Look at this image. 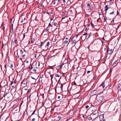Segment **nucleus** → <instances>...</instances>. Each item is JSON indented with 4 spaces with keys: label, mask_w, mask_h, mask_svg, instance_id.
<instances>
[{
    "label": "nucleus",
    "mask_w": 121,
    "mask_h": 121,
    "mask_svg": "<svg viewBox=\"0 0 121 121\" xmlns=\"http://www.w3.org/2000/svg\"><path fill=\"white\" fill-rule=\"evenodd\" d=\"M96 98L97 100L99 102H101L102 101L104 97L102 96L99 95L97 96Z\"/></svg>",
    "instance_id": "1"
},
{
    "label": "nucleus",
    "mask_w": 121,
    "mask_h": 121,
    "mask_svg": "<svg viewBox=\"0 0 121 121\" xmlns=\"http://www.w3.org/2000/svg\"><path fill=\"white\" fill-rule=\"evenodd\" d=\"M97 118V120L96 121H102L103 119V120L102 121H104V116L103 115H101L99 116V118H97V117H96L94 119H93L92 121H94Z\"/></svg>",
    "instance_id": "2"
},
{
    "label": "nucleus",
    "mask_w": 121,
    "mask_h": 121,
    "mask_svg": "<svg viewBox=\"0 0 121 121\" xmlns=\"http://www.w3.org/2000/svg\"><path fill=\"white\" fill-rule=\"evenodd\" d=\"M97 92H98V91L97 90H94L91 92L90 94V95L91 96L95 95L96 94Z\"/></svg>",
    "instance_id": "3"
},
{
    "label": "nucleus",
    "mask_w": 121,
    "mask_h": 121,
    "mask_svg": "<svg viewBox=\"0 0 121 121\" xmlns=\"http://www.w3.org/2000/svg\"><path fill=\"white\" fill-rule=\"evenodd\" d=\"M107 52L108 54H110L112 53L113 50L112 49H109V48L108 47L107 48Z\"/></svg>",
    "instance_id": "4"
},
{
    "label": "nucleus",
    "mask_w": 121,
    "mask_h": 121,
    "mask_svg": "<svg viewBox=\"0 0 121 121\" xmlns=\"http://www.w3.org/2000/svg\"><path fill=\"white\" fill-rule=\"evenodd\" d=\"M107 82L105 81L101 84V85L102 86L103 88H104L105 86H106V84Z\"/></svg>",
    "instance_id": "5"
},
{
    "label": "nucleus",
    "mask_w": 121,
    "mask_h": 121,
    "mask_svg": "<svg viewBox=\"0 0 121 121\" xmlns=\"http://www.w3.org/2000/svg\"><path fill=\"white\" fill-rule=\"evenodd\" d=\"M62 10V7H61L59 6L57 9V10L58 11H60Z\"/></svg>",
    "instance_id": "6"
},
{
    "label": "nucleus",
    "mask_w": 121,
    "mask_h": 121,
    "mask_svg": "<svg viewBox=\"0 0 121 121\" xmlns=\"http://www.w3.org/2000/svg\"><path fill=\"white\" fill-rule=\"evenodd\" d=\"M108 5H106L105 6V9L104 10V11H106L108 10V8H109V7H108Z\"/></svg>",
    "instance_id": "7"
},
{
    "label": "nucleus",
    "mask_w": 121,
    "mask_h": 121,
    "mask_svg": "<svg viewBox=\"0 0 121 121\" xmlns=\"http://www.w3.org/2000/svg\"><path fill=\"white\" fill-rule=\"evenodd\" d=\"M117 62L115 61L114 63L113 64V66H116L117 65Z\"/></svg>",
    "instance_id": "8"
},
{
    "label": "nucleus",
    "mask_w": 121,
    "mask_h": 121,
    "mask_svg": "<svg viewBox=\"0 0 121 121\" xmlns=\"http://www.w3.org/2000/svg\"><path fill=\"white\" fill-rule=\"evenodd\" d=\"M102 11L101 10H99V14L100 15H102Z\"/></svg>",
    "instance_id": "9"
},
{
    "label": "nucleus",
    "mask_w": 121,
    "mask_h": 121,
    "mask_svg": "<svg viewBox=\"0 0 121 121\" xmlns=\"http://www.w3.org/2000/svg\"><path fill=\"white\" fill-rule=\"evenodd\" d=\"M39 76L40 77V78H43V74H40Z\"/></svg>",
    "instance_id": "10"
},
{
    "label": "nucleus",
    "mask_w": 121,
    "mask_h": 121,
    "mask_svg": "<svg viewBox=\"0 0 121 121\" xmlns=\"http://www.w3.org/2000/svg\"><path fill=\"white\" fill-rule=\"evenodd\" d=\"M43 42H41V44L40 45H39V46L40 47H41V46L43 45Z\"/></svg>",
    "instance_id": "11"
},
{
    "label": "nucleus",
    "mask_w": 121,
    "mask_h": 121,
    "mask_svg": "<svg viewBox=\"0 0 121 121\" xmlns=\"http://www.w3.org/2000/svg\"><path fill=\"white\" fill-rule=\"evenodd\" d=\"M54 74L53 75H50L51 77V80H52V79L53 78V76Z\"/></svg>",
    "instance_id": "12"
},
{
    "label": "nucleus",
    "mask_w": 121,
    "mask_h": 121,
    "mask_svg": "<svg viewBox=\"0 0 121 121\" xmlns=\"http://www.w3.org/2000/svg\"><path fill=\"white\" fill-rule=\"evenodd\" d=\"M35 111H35V110L34 111V112H33V113L32 114H31V115L30 116V117H31V116H32V115H33V114H35Z\"/></svg>",
    "instance_id": "13"
},
{
    "label": "nucleus",
    "mask_w": 121,
    "mask_h": 121,
    "mask_svg": "<svg viewBox=\"0 0 121 121\" xmlns=\"http://www.w3.org/2000/svg\"><path fill=\"white\" fill-rule=\"evenodd\" d=\"M76 40H73L72 41V44H73L75 42Z\"/></svg>",
    "instance_id": "14"
},
{
    "label": "nucleus",
    "mask_w": 121,
    "mask_h": 121,
    "mask_svg": "<svg viewBox=\"0 0 121 121\" xmlns=\"http://www.w3.org/2000/svg\"><path fill=\"white\" fill-rule=\"evenodd\" d=\"M68 42V41L67 40H65L64 42V43L65 44L67 43Z\"/></svg>",
    "instance_id": "15"
},
{
    "label": "nucleus",
    "mask_w": 121,
    "mask_h": 121,
    "mask_svg": "<svg viewBox=\"0 0 121 121\" xmlns=\"http://www.w3.org/2000/svg\"><path fill=\"white\" fill-rule=\"evenodd\" d=\"M55 76L56 77H60V76L58 74H55Z\"/></svg>",
    "instance_id": "16"
},
{
    "label": "nucleus",
    "mask_w": 121,
    "mask_h": 121,
    "mask_svg": "<svg viewBox=\"0 0 121 121\" xmlns=\"http://www.w3.org/2000/svg\"><path fill=\"white\" fill-rule=\"evenodd\" d=\"M92 118L91 117H89V118L88 119V120H92Z\"/></svg>",
    "instance_id": "17"
},
{
    "label": "nucleus",
    "mask_w": 121,
    "mask_h": 121,
    "mask_svg": "<svg viewBox=\"0 0 121 121\" xmlns=\"http://www.w3.org/2000/svg\"><path fill=\"white\" fill-rule=\"evenodd\" d=\"M117 87L119 88L121 87V84H119L118 86Z\"/></svg>",
    "instance_id": "18"
},
{
    "label": "nucleus",
    "mask_w": 121,
    "mask_h": 121,
    "mask_svg": "<svg viewBox=\"0 0 121 121\" xmlns=\"http://www.w3.org/2000/svg\"><path fill=\"white\" fill-rule=\"evenodd\" d=\"M48 30H49V28H48V27L46 29V31H48Z\"/></svg>",
    "instance_id": "19"
},
{
    "label": "nucleus",
    "mask_w": 121,
    "mask_h": 121,
    "mask_svg": "<svg viewBox=\"0 0 121 121\" xmlns=\"http://www.w3.org/2000/svg\"><path fill=\"white\" fill-rule=\"evenodd\" d=\"M107 18L106 17H105L104 18V20L105 21L107 20Z\"/></svg>",
    "instance_id": "20"
},
{
    "label": "nucleus",
    "mask_w": 121,
    "mask_h": 121,
    "mask_svg": "<svg viewBox=\"0 0 121 121\" xmlns=\"http://www.w3.org/2000/svg\"><path fill=\"white\" fill-rule=\"evenodd\" d=\"M49 43H50L49 42H47V46H49Z\"/></svg>",
    "instance_id": "21"
},
{
    "label": "nucleus",
    "mask_w": 121,
    "mask_h": 121,
    "mask_svg": "<svg viewBox=\"0 0 121 121\" xmlns=\"http://www.w3.org/2000/svg\"><path fill=\"white\" fill-rule=\"evenodd\" d=\"M96 113H94V112L92 113V114L93 115H96Z\"/></svg>",
    "instance_id": "22"
},
{
    "label": "nucleus",
    "mask_w": 121,
    "mask_h": 121,
    "mask_svg": "<svg viewBox=\"0 0 121 121\" xmlns=\"http://www.w3.org/2000/svg\"><path fill=\"white\" fill-rule=\"evenodd\" d=\"M49 68L50 69H52L53 68V67L52 66H49Z\"/></svg>",
    "instance_id": "23"
},
{
    "label": "nucleus",
    "mask_w": 121,
    "mask_h": 121,
    "mask_svg": "<svg viewBox=\"0 0 121 121\" xmlns=\"http://www.w3.org/2000/svg\"><path fill=\"white\" fill-rule=\"evenodd\" d=\"M91 72V71H87V74H88L89 73H90Z\"/></svg>",
    "instance_id": "24"
},
{
    "label": "nucleus",
    "mask_w": 121,
    "mask_h": 121,
    "mask_svg": "<svg viewBox=\"0 0 121 121\" xmlns=\"http://www.w3.org/2000/svg\"><path fill=\"white\" fill-rule=\"evenodd\" d=\"M114 13L113 11H112V13H109L110 14H113Z\"/></svg>",
    "instance_id": "25"
},
{
    "label": "nucleus",
    "mask_w": 121,
    "mask_h": 121,
    "mask_svg": "<svg viewBox=\"0 0 121 121\" xmlns=\"http://www.w3.org/2000/svg\"><path fill=\"white\" fill-rule=\"evenodd\" d=\"M15 105H14L13 107V109H14L16 107V106H15Z\"/></svg>",
    "instance_id": "26"
},
{
    "label": "nucleus",
    "mask_w": 121,
    "mask_h": 121,
    "mask_svg": "<svg viewBox=\"0 0 121 121\" xmlns=\"http://www.w3.org/2000/svg\"><path fill=\"white\" fill-rule=\"evenodd\" d=\"M57 24V23L56 22H55L54 23V26H56Z\"/></svg>",
    "instance_id": "27"
},
{
    "label": "nucleus",
    "mask_w": 121,
    "mask_h": 121,
    "mask_svg": "<svg viewBox=\"0 0 121 121\" xmlns=\"http://www.w3.org/2000/svg\"><path fill=\"white\" fill-rule=\"evenodd\" d=\"M17 55L16 56V57L17 58H19V56H18L17 54Z\"/></svg>",
    "instance_id": "28"
},
{
    "label": "nucleus",
    "mask_w": 121,
    "mask_h": 121,
    "mask_svg": "<svg viewBox=\"0 0 121 121\" xmlns=\"http://www.w3.org/2000/svg\"><path fill=\"white\" fill-rule=\"evenodd\" d=\"M26 33H25V34H23V38H25V34Z\"/></svg>",
    "instance_id": "29"
},
{
    "label": "nucleus",
    "mask_w": 121,
    "mask_h": 121,
    "mask_svg": "<svg viewBox=\"0 0 121 121\" xmlns=\"http://www.w3.org/2000/svg\"><path fill=\"white\" fill-rule=\"evenodd\" d=\"M90 6V3H88L87 4V6Z\"/></svg>",
    "instance_id": "30"
},
{
    "label": "nucleus",
    "mask_w": 121,
    "mask_h": 121,
    "mask_svg": "<svg viewBox=\"0 0 121 121\" xmlns=\"http://www.w3.org/2000/svg\"><path fill=\"white\" fill-rule=\"evenodd\" d=\"M89 107V106L88 105H86V108H87Z\"/></svg>",
    "instance_id": "31"
},
{
    "label": "nucleus",
    "mask_w": 121,
    "mask_h": 121,
    "mask_svg": "<svg viewBox=\"0 0 121 121\" xmlns=\"http://www.w3.org/2000/svg\"><path fill=\"white\" fill-rule=\"evenodd\" d=\"M10 66L12 68H13V64H11Z\"/></svg>",
    "instance_id": "32"
},
{
    "label": "nucleus",
    "mask_w": 121,
    "mask_h": 121,
    "mask_svg": "<svg viewBox=\"0 0 121 121\" xmlns=\"http://www.w3.org/2000/svg\"><path fill=\"white\" fill-rule=\"evenodd\" d=\"M35 118H33L32 119L31 121H34L35 120Z\"/></svg>",
    "instance_id": "33"
},
{
    "label": "nucleus",
    "mask_w": 121,
    "mask_h": 121,
    "mask_svg": "<svg viewBox=\"0 0 121 121\" xmlns=\"http://www.w3.org/2000/svg\"><path fill=\"white\" fill-rule=\"evenodd\" d=\"M58 118L59 119H60L61 118V117L60 116H59Z\"/></svg>",
    "instance_id": "34"
},
{
    "label": "nucleus",
    "mask_w": 121,
    "mask_h": 121,
    "mask_svg": "<svg viewBox=\"0 0 121 121\" xmlns=\"http://www.w3.org/2000/svg\"><path fill=\"white\" fill-rule=\"evenodd\" d=\"M60 68H61L62 67V66L61 65H60L58 66Z\"/></svg>",
    "instance_id": "35"
},
{
    "label": "nucleus",
    "mask_w": 121,
    "mask_h": 121,
    "mask_svg": "<svg viewBox=\"0 0 121 121\" xmlns=\"http://www.w3.org/2000/svg\"><path fill=\"white\" fill-rule=\"evenodd\" d=\"M91 25H92V26L93 27L94 25L92 22L91 23Z\"/></svg>",
    "instance_id": "36"
},
{
    "label": "nucleus",
    "mask_w": 121,
    "mask_h": 121,
    "mask_svg": "<svg viewBox=\"0 0 121 121\" xmlns=\"http://www.w3.org/2000/svg\"><path fill=\"white\" fill-rule=\"evenodd\" d=\"M57 0H54V4H55V3H56V2H55L56 1H57Z\"/></svg>",
    "instance_id": "37"
},
{
    "label": "nucleus",
    "mask_w": 121,
    "mask_h": 121,
    "mask_svg": "<svg viewBox=\"0 0 121 121\" xmlns=\"http://www.w3.org/2000/svg\"><path fill=\"white\" fill-rule=\"evenodd\" d=\"M31 78L32 79H35V80H36V79L35 78H34L33 77H32V76H31Z\"/></svg>",
    "instance_id": "38"
},
{
    "label": "nucleus",
    "mask_w": 121,
    "mask_h": 121,
    "mask_svg": "<svg viewBox=\"0 0 121 121\" xmlns=\"http://www.w3.org/2000/svg\"><path fill=\"white\" fill-rule=\"evenodd\" d=\"M20 51L21 52H22V54L23 53V50H22V49L20 50Z\"/></svg>",
    "instance_id": "39"
},
{
    "label": "nucleus",
    "mask_w": 121,
    "mask_h": 121,
    "mask_svg": "<svg viewBox=\"0 0 121 121\" xmlns=\"http://www.w3.org/2000/svg\"><path fill=\"white\" fill-rule=\"evenodd\" d=\"M17 43V40H15V43Z\"/></svg>",
    "instance_id": "40"
},
{
    "label": "nucleus",
    "mask_w": 121,
    "mask_h": 121,
    "mask_svg": "<svg viewBox=\"0 0 121 121\" xmlns=\"http://www.w3.org/2000/svg\"><path fill=\"white\" fill-rule=\"evenodd\" d=\"M87 33H85L84 34H83V35H87Z\"/></svg>",
    "instance_id": "41"
},
{
    "label": "nucleus",
    "mask_w": 121,
    "mask_h": 121,
    "mask_svg": "<svg viewBox=\"0 0 121 121\" xmlns=\"http://www.w3.org/2000/svg\"><path fill=\"white\" fill-rule=\"evenodd\" d=\"M25 56H26V55L25 54L22 57L23 58H24V57H25Z\"/></svg>",
    "instance_id": "42"
},
{
    "label": "nucleus",
    "mask_w": 121,
    "mask_h": 121,
    "mask_svg": "<svg viewBox=\"0 0 121 121\" xmlns=\"http://www.w3.org/2000/svg\"><path fill=\"white\" fill-rule=\"evenodd\" d=\"M51 26V25L50 23L49 24V25H48V26Z\"/></svg>",
    "instance_id": "43"
},
{
    "label": "nucleus",
    "mask_w": 121,
    "mask_h": 121,
    "mask_svg": "<svg viewBox=\"0 0 121 121\" xmlns=\"http://www.w3.org/2000/svg\"><path fill=\"white\" fill-rule=\"evenodd\" d=\"M40 6L42 7H44V6L42 4H41L40 5Z\"/></svg>",
    "instance_id": "44"
},
{
    "label": "nucleus",
    "mask_w": 121,
    "mask_h": 121,
    "mask_svg": "<svg viewBox=\"0 0 121 121\" xmlns=\"http://www.w3.org/2000/svg\"><path fill=\"white\" fill-rule=\"evenodd\" d=\"M63 87V85L62 84H61V88H62Z\"/></svg>",
    "instance_id": "45"
},
{
    "label": "nucleus",
    "mask_w": 121,
    "mask_h": 121,
    "mask_svg": "<svg viewBox=\"0 0 121 121\" xmlns=\"http://www.w3.org/2000/svg\"><path fill=\"white\" fill-rule=\"evenodd\" d=\"M12 18H11L10 19V22H11V21H12Z\"/></svg>",
    "instance_id": "46"
},
{
    "label": "nucleus",
    "mask_w": 121,
    "mask_h": 121,
    "mask_svg": "<svg viewBox=\"0 0 121 121\" xmlns=\"http://www.w3.org/2000/svg\"><path fill=\"white\" fill-rule=\"evenodd\" d=\"M7 94H5V93L4 94V95L3 96V97H5V96Z\"/></svg>",
    "instance_id": "47"
},
{
    "label": "nucleus",
    "mask_w": 121,
    "mask_h": 121,
    "mask_svg": "<svg viewBox=\"0 0 121 121\" xmlns=\"http://www.w3.org/2000/svg\"><path fill=\"white\" fill-rule=\"evenodd\" d=\"M63 1L64 2V3H65V0H63Z\"/></svg>",
    "instance_id": "48"
},
{
    "label": "nucleus",
    "mask_w": 121,
    "mask_h": 121,
    "mask_svg": "<svg viewBox=\"0 0 121 121\" xmlns=\"http://www.w3.org/2000/svg\"><path fill=\"white\" fill-rule=\"evenodd\" d=\"M60 96H58V99H59L60 98Z\"/></svg>",
    "instance_id": "49"
},
{
    "label": "nucleus",
    "mask_w": 121,
    "mask_h": 121,
    "mask_svg": "<svg viewBox=\"0 0 121 121\" xmlns=\"http://www.w3.org/2000/svg\"><path fill=\"white\" fill-rule=\"evenodd\" d=\"M23 22V20H22L21 21V22H20V23H22V22Z\"/></svg>",
    "instance_id": "50"
},
{
    "label": "nucleus",
    "mask_w": 121,
    "mask_h": 121,
    "mask_svg": "<svg viewBox=\"0 0 121 121\" xmlns=\"http://www.w3.org/2000/svg\"><path fill=\"white\" fill-rule=\"evenodd\" d=\"M70 12L71 13H72V10H70Z\"/></svg>",
    "instance_id": "51"
},
{
    "label": "nucleus",
    "mask_w": 121,
    "mask_h": 121,
    "mask_svg": "<svg viewBox=\"0 0 121 121\" xmlns=\"http://www.w3.org/2000/svg\"><path fill=\"white\" fill-rule=\"evenodd\" d=\"M50 0H48L47 2H50Z\"/></svg>",
    "instance_id": "52"
},
{
    "label": "nucleus",
    "mask_w": 121,
    "mask_h": 121,
    "mask_svg": "<svg viewBox=\"0 0 121 121\" xmlns=\"http://www.w3.org/2000/svg\"><path fill=\"white\" fill-rule=\"evenodd\" d=\"M33 71H34V72H36V70L35 69H33Z\"/></svg>",
    "instance_id": "53"
},
{
    "label": "nucleus",
    "mask_w": 121,
    "mask_h": 121,
    "mask_svg": "<svg viewBox=\"0 0 121 121\" xmlns=\"http://www.w3.org/2000/svg\"><path fill=\"white\" fill-rule=\"evenodd\" d=\"M86 15L87 17H88L89 16V15L88 14H86Z\"/></svg>",
    "instance_id": "54"
},
{
    "label": "nucleus",
    "mask_w": 121,
    "mask_h": 121,
    "mask_svg": "<svg viewBox=\"0 0 121 121\" xmlns=\"http://www.w3.org/2000/svg\"><path fill=\"white\" fill-rule=\"evenodd\" d=\"M90 9H91V10L93 9V8L91 7L90 8Z\"/></svg>",
    "instance_id": "55"
},
{
    "label": "nucleus",
    "mask_w": 121,
    "mask_h": 121,
    "mask_svg": "<svg viewBox=\"0 0 121 121\" xmlns=\"http://www.w3.org/2000/svg\"><path fill=\"white\" fill-rule=\"evenodd\" d=\"M102 39L103 40H105L104 39V37H103L102 38Z\"/></svg>",
    "instance_id": "56"
},
{
    "label": "nucleus",
    "mask_w": 121,
    "mask_h": 121,
    "mask_svg": "<svg viewBox=\"0 0 121 121\" xmlns=\"http://www.w3.org/2000/svg\"><path fill=\"white\" fill-rule=\"evenodd\" d=\"M50 19H51V22H51V21L52 20V18H50Z\"/></svg>",
    "instance_id": "57"
},
{
    "label": "nucleus",
    "mask_w": 121,
    "mask_h": 121,
    "mask_svg": "<svg viewBox=\"0 0 121 121\" xmlns=\"http://www.w3.org/2000/svg\"><path fill=\"white\" fill-rule=\"evenodd\" d=\"M90 36H91L90 35H89V36L88 37V39L89 38V37Z\"/></svg>",
    "instance_id": "58"
},
{
    "label": "nucleus",
    "mask_w": 121,
    "mask_h": 121,
    "mask_svg": "<svg viewBox=\"0 0 121 121\" xmlns=\"http://www.w3.org/2000/svg\"><path fill=\"white\" fill-rule=\"evenodd\" d=\"M10 32L11 33H13V30H12V31H11V30L10 31Z\"/></svg>",
    "instance_id": "59"
},
{
    "label": "nucleus",
    "mask_w": 121,
    "mask_h": 121,
    "mask_svg": "<svg viewBox=\"0 0 121 121\" xmlns=\"http://www.w3.org/2000/svg\"><path fill=\"white\" fill-rule=\"evenodd\" d=\"M10 32L11 33H13V30H12V31H11V30L10 31Z\"/></svg>",
    "instance_id": "60"
},
{
    "label": "nucleus",
    "mask_w": 121,
    "mask_h": 121,
    "mask_svg": "<svg viewBox=\"0 0 121 121\" xmlns=\"http://www.w3.org/2000/svg\"><path fill=\"white\" fill-rule=\"evenodd\" d=\"M4 23H3L2 25H1V26H3V25H4Z\"/></svg>",
    "instance_id": "61"
},
{
    "label": "nucleus",
    "mask_w": 121,
    "mask_h": 121,
    "mask_svg": "<svg viewBox=\"0 0 121 121\" xmlns=\"http://www.w3.org/2000/svg\"><path fill=\"white\" fill-rule=\"evenodd\" d=\"M114 20H112V22H114Z\"/></svg>",
    "instance_id": "62"
},
{
    "label": "nucleus",
    "mask_w": 121,
    "mask_h": 121,
    "mask_svg": "<svg viewBox=\"0 0 121 121\" xmlns=\"http://www.w3.org/2000/svg\"><path fill=\"white\" fill-rule=\"evenodd\" d=\"M85 117V116L84 115H83L82 116L84 118V117Z\"/></svg>",
    "instance_id": "63"
},
{
    "label": "nucleus",
    "mask_w": 121,
    "mask_h": 121,
    "mask_svg": "<svg viewBox=\"0 0 121 121\" xmlns=\"http://www.w3.org/2000/svg\"><path fill=\"white\" fill-rule=\"evenodd\" d=\"M66 39H68V38H65Z\"/></svg>",
    "instance_id": "64"
}]
</instances>
